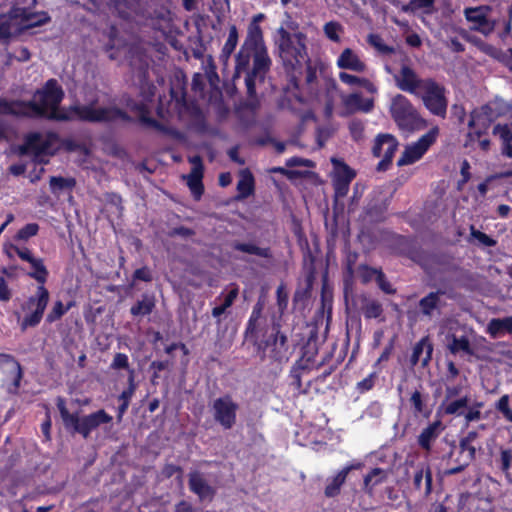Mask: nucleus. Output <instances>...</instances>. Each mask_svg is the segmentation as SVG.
<instances>
[{
	"label": "nucleus",
	"mask_w": 512,
	"mask_h": 512,
	"mask_svg": "<svg viewBox=\"0 0 512 512\" xmlns=\"http://www.w3.org/2000/svg\"><path fill=\"white\" fill-rule=\"evenodd\" d=\"M410 402L414 407L416 413H421L424 409V403L422 400V395L419 391H415L412 393Z\"/></svg>",
	"instance_id": "nucleus-52"
},
{
	"label": "nucleus",
	"mask_w": 512,
	"mask_h": 512,
	"mask_svg": "<svg viewBox=\"0 0 512 512\" xmlns=\"http://www.w3.org/2000/svg\"><path fill=\"white\" fill-rule=\"evenodd\" d=\"M387 475V471L381 468H375L364 478V485L367 489L371 490L376 485L384 482Z\"/></svg>",
	"instance_id": "nucleus-38"
},
{
	"label": "nucleus",
	"mask_w": 512,
	"mask_h": 512,
	"mask_svg": "<svg viewBox=\"0 0 512 512\" xmlns=\"http://www.w3.org/2000/svg\"><path fill=\"white\" fill-rule=\"evenodd\" d=\"M253 52V72L246 78V85L250 94L254 92V78L262 77L269 69L271 60L267 53V48L252 51Z\"/></svg>",
	"instance_id": "nucleus-19"
},
{
	"label": "nucleus",
	"mask_w": 512,
	"mask_h": 512,
	"mask_svg": "<svg viewBox=\"0 0 512 512\" xmlns=\"http://www.w3.org/2000/svg\"><path fill=\"white\" fill-rule=\"evenodd\" d=\"M381 313V305L375 301L368 302L364 307V315L367 318H377Z\"/></svg>",
	"instance_id": "nucleus-47"
},
{
	"label": "nucleus",
	"mask_w": 512,
	"mask_h": 512,
	"mask_svg": "<svg viewBox=\"0 0 512 512\" xmlns=\"http://www.w3.org/2000/svg\"><path fill=\"white\" fill-rule=\"evenodd\" d=\"M266 48L263 33L260 26L249 25L245 42L236 57V72L239 74L249 64V51H256Z\"/></svg>",
	"instance_id": "nucleus-10"
},
{
	"label": "nucleus",
	"mask_w": 512,
	"mask_h": 512,
	"mask_svg": "<svg viewBox=\"0 0 512 512\" xmlns=\"http://www.w3.org/2000/svg\"><path fill=\"white\" fill-rule=\"evenodd\" d=\"M305 39L301 32L290 33L284 27L277 29L274 42L285 66L294 69L307 62Z\"/></svg>",
	"instance_id": "nucleus-3"
},
{
	"label": "nucleus",
	"mask_w": 512,
	"mask_h": 512,
	"mask_svg": "<svg viewBox=\"0 0 512 512\" xmlns=\"http://www.w3.org/2000/svg\"><path fill=\"white\" fill-rule=\"evenodd\" d=\"M369 43L376 47L378 50L386 52L389 51V48L384 45L381 41V38L377 35H370L369 36Z\"/></svg>",
	"instance_id": "nucleus-58"
},
{
	"label": "nucleus",
	"mask_w": 512,
	"mask_h": 512,
	"mask_svg": "<svg viewBox=\"0 0 512 512\" xmlns=\"http://www.w3.org/2000/svg\"><path fill=\"white\" fill-rule=\"evenodd\" d=\"M470 165L468 161L464 160L461 164V175L463 177V182H467L470 178Z\"/></svg>",
	"instance_id": "nucleus-62"
},
{
	"label": "nucleus",
	"mask_w": 512,
	"mask_h": 512,
	"mask_svg": "<svg viewBox=\"0 0 512 512\" xmlns=\"http://www.w3.org/2000/svg\"><path fill=\"white\" fill-rule=\"evenodd\" d=\"M237 295H238V290L237 289H232L231 291H229V293L227 295H225V297L223 299V302L220 305H218V306L213 308L212 315L214 317H219L223 313H225V311L229 307H231V305L235 301Z\"/></svg>",
	"instance_id": "nucleus-40"
},
{
	"label": "nucleus",
	"mask_w": 512,
	"mask_h": 512,
	"mask_svg": "<svg viewBox=\"0 0 512 512\" xmlns=\"http://www.w3.org/2000/svg\"><path fill=\"white\" fill-rule=\"evenodd\" d=\"M332 171L330 173L331 181L335 190V196L344 197L349 191L351 181L356 173L344 161L338 158H331Z\"/></svg>",
	"instance_id": "nucleus-11"
},
{
	"label": "nucleus",
	"mask_w": 512,
	"mask_h": 512,
	"mask_svg": "<svg viewBox=\"0 0 512 512\" xmlns=\"http://www.w3.org/2000/svg\"><path fill=\"white\" fill-rule=\"evenodd\" d=\"M154 307V299L150 296H143V298L131 308V314L133 316H145L150 314Z\"/></svg>",
	"instance_id": "nucleus-34"
},
{
	"label": "nucleus",
	"mask_w": 512,
	"mask_h": 512,
	"mask_svg": "<svg viewBox=\"0 0 512 512\" xmlns=\"http://www.w3.org/2000/svg\"><path fill=\"white\" fill-rule=\"evenodd\" d=\"M487 331L494 338L512 332V316L492 319L488 323Z\"/></svg>",
	"instance_id": "nucleus-27"
},
{
	"label": "nucleus",
	"mask_w": 512,
	"mask_h": 512,
	"mask_svg": "<svg viewBox=\"0 0 512 512\" xmlns=\"http://www.w3.org/2000/svg\"><path fill=\"white\" fill-rule=\"evenodd\" d=\"M426 350V357L424 359V364H427L428 361L431 359L432 354V346L428 342L427 339H422L417 345L414 347L413 350V356H412V362L416 364L419 360L420 355L422 352Z\"/></svg>",
	"instance_id": "nucleus-39"
},
{
	"label": "nucleus",
	"mask_w": 512,
	"mask_h": 512,
	"mask_svg": "<svg viewBox=\"0 0 512 512\" xmlns=\"http://www.w3.org/2000/svg\"><path fill=\"white\" fill-rule=\"evenodd\" d=\"M237 190L239 196L246 198L254 191V178L250 171L242 170L240 172V179L237 183Z\"/></svg>",
	"instance_id": "nucleus-29"
},
{
	"label": "nucleus",
	"mask_w": 512,
	"mask_h": 512,
	"mask_svg": "<svg viewBox=\"0 0 512 512\" xmlns=\"http://www.w3.org/2000/svg\"><path fill=\"white\" fill-rule=\"evenodd\" d=\"M336 65L339 69L350 70L356 73L366 71L367 65L359 53L351 48H345L337 57Z\"/></svg>",
	"instance_id": "nucleus-18"
},
{
	"label": "nucleus",
	"mask_w": 512,
	"mask_h": 512,
	"mask_svg": "<svg viewBox=\"0 0 512 512\" xmlns=\"http://www.w3.org/2000/svg\"><path fill=\"white\" fill-rule=\"evenodd\" d=\"M192 506L186 501H181L176 505V512H191Z\"/></svg>",
	"instance_id": "nucleus-64"
},
{
	"label": "nucleus",
	"mask_w": 512,
	"mask_h": 512,
	"mask_svg": "<svg viewBox=\"0 0 512 512\" xmlns=\"http://www.w3.org/2000/svg\"><path fill=\"white\" fill-rule=\"evenodd\" d=\"M236 248L240 251L250 253V254H256V255H263L262 249L252 245V244H238Z\"/></svg>",
	"instance_id": "nucleus-55"
},
{
	"label": "nucleus",
	"mask_w": 512,
	"mask_h": 512,
	"mask_svg": "<svg viewBox=\"0 0 512 512\" xmlns=\"http://www.w3.org/2000/svg\"><path fill=\"white\" fill-rule=\"evenodd\" d=\"M511 460H512L511 452L509 450H503L501 452V466H502V470L506 473L510 469Z\"/></svg>",
	"instance_id": "nucleus-53"
},
{
	"label": "nucleus",
	"mask_w": 512,
	"mask_h": 512,
	"mask_svg": "<svg viewBox=\"0 0 512 512\" xmlns=\"http://www.w3.org/2000/svg\"><path fill=\"white\" fill-rule=\"evenodd\" d=\"M414 96L419 97L432 114L445 117L448 103L442 85L431 78H425L424 84Z\"/></svg>",
	"instance_id": "nucleus-8"
},
{
	"label": "nucleus",
	"mask_w": 512,
	"mask_h": 512,
	"mask_svg": "<svg viewBox=\"0 0 512 512\" xmlns=\"http://www.w3.org/2000/svg\"><path fill=\"white\" fill-rule=\"evenodd\" d=\"M483 402H474L472 405H468L464 413V418L467 423L478 421L481 419V409L483 408Z\"/></svg>",
	"instance_id": "nucleus-44"
},
{
	"label": "nucleus",
	"mask_w": 512,
	"mask_h": 512,
	"mask_svg": "<svg viewBox=\"0 0 512 512\" xmlns=\"http://www.w3.org/2000/svg\"><path fill=\"white\" fill-rule=\"evenodd\" d=\"M38 231L39 225L37 223L26 224L24 227L19 229L17 233L14 235L13 244L18 245L19 243L28 241L30 238L36 236Z\"/></svg>",
	"instance_id": "nucleus-32"
},
{
	"label": "nucleus",
	"mask_w": 512,
	"mask_h": 512,
	"mask_svg": "<svg viewBox=\"0 0 512 512\" xmlns=\"http://www.w3.org/2000/svg\"><path fill=\"white\" fill-rule=\"evenodd\" d=\"M59 141L51 133H30L23 145L18 147L20 155H31L36 161L44 162L45 157L52 155L58 148Z\"/></svg>",
	"instance_id": "nucleus-7"
},
{
	"label": "nucleus",
	"mask_w": 512,
	"mask_h": 512,
	"mask_svg": "<svg viewBox=\"0 0 512 512\" xmlns=\"http://www.w3.org/2000/svg\"><path fill=\"white\" fill-rule=\"evenodd\" d=\"M493 134L502 141V154L512 158V128L508 124H498L493 128Z\"/></svg>",
	"instance_id": "nucleus-26"
},
{
	"label": "nucleus",
	"mask_w": 512,
	"mask_h": 512,
	"mask_svg": "<svg viewBox=\"0 0 512 512\" xmlns=\"http://www.w3.org/2000/svg\"><path fill=\"white\" fill-rule=\"evenodd\" d=\"M342 102L349 112H370L374 107L373 98H365L358 92L343 96Z\"/></svg>",
	"instance_id": "nucleus-22"
},
{
	"label": "nucleus",
	"mask_w": 512,
	"mask_h": 512,
	"mask_svg": "<svg viewBox=\"0 0 512 512\" xmlns=\"http://www.w3.org/2000/svg\"><path fill=\"white\" fill-rule=\"evenodd\" d=\"M4 2L10 9L0 15V42L6 43L24 30L40 26L49 19L44 12H31L19 7L17 0H0V6Z\"/></svg>",
	"instance_id": "nucleus-2"
},
{
	"label": "nucleus",
	"mask_w": 512,
	"mask_h": 512,
	"mask_svg": "<svg viewBox=\"0 0 512 512\" xmlns=\"http://www.w3.org/2000/svg\"><path fill=\"white\" fill-rule=\"evenodd\" d=\"M438 135V128L431 129L417 142L408 145L398 160L399 166L410 165L422 158L429 147L435 142Z\"/></svg>",
	"instance_id": "nucleus-13"
},
{
	"label": "nucleus",
	"mask_w": 512,
	"mask_h": 512,
	"mask_svg": "<svg viewBox=\"0 0 512 512\" xmlns=\"http://www.w3.org/2000/svg\"><path fill=\"white\" fill-rule=\"evenodd\" d=\"M352 137L355 140H360L363 135L364 125L360 121H353L349 125Z\"/></svg>",
	"instance_id": "nucleus-51"
},
{
	"label": "nucleus",
	"mask_w": 512,
	"mask_h": 512,
	"mask_svg": "<svg viewBox=\"0 0 512 512\" xmlns=\"http://www.w3.org/2000/svg\"><path fill=\"white\" fill-rule=\"evenodd\" d=\"M490 12L491 8L489 6H479L465 8L464 15L471 29L487 36L495 28V21L489 19Z\"/></svg>",
	"instance_id": "nucleus-14"
},
{
	"label": "nucleus",
	"mask_w": 512,
	"mask_h": 512,
	"mask_svg": "<svg viewBox=\"0 0 512 512\" xmlns=\"http://www.w3.org/2000/svg\"><path fill=\"white\" fill-rule=\"evenodd\" d=\"M509 407V396L503 395L496 404V408L501 412Z\"/></svg>",
	"instance_id": "nucleus-63"
},
{
	"label": "nucleus",
	"mask_w": 512,
	"mask_h": 512,
	"mask_svg": "<svg viewBox=\"0 0 512 512\" xmlns=\"http://www.w3.org/2000/svg\"><path fill=\"white\" fill-rule=\"evenodd\" d=\"M277 297H278V305L280 310H283L287 305V296L283 293V288L279 287L277 289Z\"/></svg>",
	"instance_id": "nucleus-61"
},
{
	"label": "nucleus",
	"mask_w": 512,
	"mask_h": 512,
	"mask_svg": "<svg viewBox=\"0 0 512 512\" xmlns=\"http://www.w3.org/2000/svg\"><path fill=\"white\" fill-rule=\"evenodd\" d=\"M238 408V404L226 395L215 399L211 409L215 421L224 429H230L236 422Z\"/></svg>",
	"instance_id": "nucleus-12"
},
{
	"label": "nucleus",
	"mask_w": 512,
	"mask_h": 512,
	"mask_svg": "<svg viewBox=\"0 0 512 512\" xmlns=\"http://www.w3.org/2000/svg\"><path fill=\"white\" fill-rule=\"evenodd\" d=\"M385 70L393 76L398 89L411 95L418 93L425 82V78H421L407 63L401 64L400 68L396 71H392L389 66H386Z\"/></svg>",
	"instance_id": "nucleus-9"
},
{
	"label": "nucleus",
	"mask_w": 512,
	"mask_h": 512,
	"mask_svg": "<svg viewBox=\"0 0 512 512\" xmlns=\"http://www.w3.org/2000/svg\"><path fill=\"white\" fill-rule=\"evenodd\" d=\"M49 297V291L44 285H39L35 294L29 297L21 306V313H16V317L23 331L40 323L49 302Z\"/></svg>",
	"instance_id": "nucleus-5"
},
{
	"label": "nucleus",
	"mask_w": 512,
	"mask_h": 512,
	"mask_svg": "<svg viewBox=\"0 0 512 512\" xmlns=\"http://www.w3.org/2000/svg\"><path fill=\"white\" fill-rule=\"evenodd\" d=\"M469 404L470 398L467 395L459 398L443 400L439 406L438 412L457 417L463 416Z\"/></svg>",
	"instance_id": "nucleus-23"
},
{
	"label": "nucleus",
	"mask_w": 512,
	"mask_h": 512,
	"mask_svg": "<svg viewBox=\"0 0 512 512\" xmlns=\"http://www.w3.org/2000/svg\"><path fill=\"white\" fill-rule=\"evenodd\" d=\"M323 30L328 39L339 42L340 36L343 33V26L336 21H330L324 25Z\"/></svg>",
	"instance_id": "nucleus-41"
},
{
	"label": "nucleus",
	"mask_w": 512,
	"mask_h": 512,
	"mask_svg": "<svg viewBox=\"0 0 512 512\" xmlns=\"http://www.w3.org/2000/svg\"><path fill=\"white\" fill-rule=\"evenodd\" d=\"M441 430L442 424L440 421H435L432 424H430L428 427L423 429V431L419 435V445L425 449H429L431 442L438 437Z\"/></svg>",
	"instance_id": "nucleus-28"
},
{
	"label": "nucleus",
	"mask_w": 512,
	"mask_h": 512,
	"mask_svg": "<svg viewBox=\"0 0 512 512\" xmlns=\"http://www.w3.org/2000/svg\"><path fill=\"white\" fill-rule=\"evenodd\" d=\"M71 306V303H69L67 306H64L61 301H56L51 311L47 314V321L52 323L60 319L71 308Z\"/></svg>",
	"instance_id": "nucleus-43"
},
{
	"label": "nucleus",
	"mask_w": 512,
	"mask_h": 512,
	"mask_svg": "<svg viewBox=\"0 0 512 512\" xmlns=\"http://www.w3.org/2000/svg\"><path fill=\"white\" fill-rule=\"evenodd\" d=\"M57 407L65 428L73 433H79L84 438H87L100 425L112 421V416L104 410H98L83 417L78 413H70L63 399H58Z\"/></svg>",
	"instance_id": "nucleus-4"
},
{
	"label": "nucleus",
	"mask_w": 512,
	"mask_h": 512,
	"mask_svg": "<svg viewBox=\"0 0 512 512\" xmlns=\"http://www.w3.org/2000/svg\"><path fill=\"white\" fill-rule=\"evenodd\" d=\"M149 98H145V100L141 104H136L133 101L127 103V108L134 112L136 116H138L142 121H147V114L149 113L148 102Z\"/></svg>",
	"instance_id": "nucleus-42"
},
{
	"label": "nucleus",
	"mask_w": 512,
	"mask_h": 512,
	"mask_svg": "<svg viewBox=\"0 0 512 512\" xmlns=\"http://www.w3.org/2000/svg\"><path fill=\"white\" fill-rule=\"evenodd\" d=\"M398 147V142L390 134L379 135L374 142V156L382 157V163H390Z\"/></svg>",
	"instance_id": "nucleus-17"
},
{
	"label": "nucleus",
	"mask_w": 512,
	"mask_h": 512,
	"mask_svg": "<svg viewBox=\"0 0 512 512\" xmlns=\"http://www.w3.org/2000/svg\"><path fill=\"white\" fill-rule=\"evenodd\" d=\"M64 92L58 82L50 79L44 87L38 90L32 101L6 102L0 99V114H12L28 117H46L56 120H83L89 122L110 121L124 118V113L107 102L104 93L94 92L88 96L85 103L62 110L59 105Z\"/></svg>",
	"instance_id": "nucleus-1"
},
{
	"label": "nucleus",
	"mask_w": 512,
	"mask_h": 512,
	"mask_svg": "<svg viewBox=\"0 0 512 512\" xmlns=\"http://www.w3.org/2000/svg\"><path fill=\"white\" fill-rule=\"evenodd\" d=\"M189 487L190 490L200 498V500L211 501L215 494L214 488L210 486L204 477L198 472H193L189 475Z\"/></svg>",
	"instance_id": "nucleus-21"
},
{
	"label": "nucleus",
	"mask_w": 512,
	"mask_h": 512,
	"mask_svg": "<svg viewBox=\"0 0 512 512\" xmlns=\"http://www.w3.org/2000/svg\"><path fill=\"white\" fill-rule=\"evenodd\" d=\"M374 374L369 375L358 383V389L362 392L370 390L374 385Z\"/></svg>",
	"instance_id": "nucleus-56"
},
{
	"label": "nucleus",
	"mask_w": 512,
	"mask_h": 512,
	"mask_svg": "<svg viewBox=\"0 0 512 512\" xmlns=\"http://www.w3.org/2000/svg\"><path fill=\"white\" fill-rule=\"evenodd\" d=\"M238 43V31L235 26H231L229 29L228 38L223 46L221 58L226 63L235 50Z\"/></svg>",
	"instance_id": "nucleus-31"
},
{
	"label": "nucleus",
	"mask_w": 512,
	"mask_h": 512,
	"mask_svg": "<svg viewBox=\"0 0 512 512\" xmlns=\"http://www.w3.org/2000/svg\"><path fill=\"white\" fill-rule=\"evenodd\" d=\"M10 249L22 260L29 263L31 271L29 276L35 279L40 285H44L48 277V270L46 269L43 260L35 257L32 251L24 246L11 244Z\"/></svg>",
	"instance_id": "nucleus-15"
},
{
	"label": "nucleus",
	"mask_w": 512,
	"mask_h": 512,
	"mask_svg": "<svg viewBox=\"0 0 512 512\" xmlns=\"http://www.w3.org/2000/svg\"><path fill=\"white\" fill-rule=\"evenodd\" d=\"M486 110L487 107H484L481 109V111H474L471 114L469 127L472 131L468 133V137L471 141H474L475 138H479L481 133L488 128L490 120L487 117Z\"/></svg>",
	"instance_id": "nucleus-24"
},
{
	"label": "nucleus",
	"mask_w": 512,
	"mask_h": 512,
	"mask_svg": "<svg viewBox=\"0 0 512 512\" xmlns=\"http://www.w3.org/2000/svg\"><path fill=\"white\" fill-rule=\"evenodd\" d=\"M134 278L148 282V281H151L152 276H151V272L148 268L142 267L135 271Z\"/></svg>",
	"instance_id": "nucleus-54"
},
{
	"label": "nucleus",
	"mask_w": 512,
	"mask_h": 512,
	"mask_svg": "<svg viewBox=\"0 0 512 512\" xmlns=\"http://www.w3.org/2000/svg\"><path fill=\"white\" fill-rule=\"evenodd\" d=\"M390 113L399 128L403 130H415L425 125V121L411 101L402 94H396L392 97Z\"/></svg>",
	"instance_id": "nucleus-6"
},
{
	"label": "nucleus",
	"mask_w": 512,
	"mask_h": 512,
	"mask_svg": "<svg viewBox=\"0 0 512 512\" xmlns=\"http://www.w3.org/2000/svg\"><path fill=\"white\" fill-rule=\"evenodd\" d=\"M461 391H462L461 385L447 386L444 400L456 398L457 396H459L461 394Z\"/></svg>",
	"instance_id": "nucleus-57"
},
{
	"label": "nucleus",
	"mask_w": 512,
	"mask_h": 512,
	"mask_svg": "<svg viewBox=\"0 0 512 512\" xmlns=\"http://www.w3.org/2000/svg\"><path fill=\"white\" fill-rule=\"evenodd\" d=\"M75 181L70 178L52 177L50 179V188L54 193H57L63 189L71 188L74 186Z\"/></svg>",
	"instance_id": "nucleus-45"
},
{
	"label": "nucleus",
	"mask_w": 512,
	"mask_h": 512,
	"mask_svg": "<svg viewBox=\"0 0 512 512\" xmlns=\"http://www.w3.org/2000/svg\"><path fill=\"white\" fill-rule=\"evenodd\" d=\"M448 349L453 354L464 353L471 355L473 353L469 340L465 336L459 338L452 336L451 341L448 343Z\"/></svg>",
	"instance_id": "nucleus-30"
},
{
	"label": "nucleus",
	"mask_w": 512,
	"mask_h": 512,
	"mask_svg": "<svg viewBox=\"0 0 512 512\" xmlns=\"http://www.w3.org/2000/svg\"><path fill=\"white\" fill-rule=\"evenodd\" d=\"M128 383H129V387L127 390L123 391L121 396H120V399L123 400V401H127L129 402L130 398L132 397L135 389H136V386H135V383H134V372L133 371H130V374H129V378H128Z\"/></svg>",
	"instance_id": "nucleus-50"
},
{
	"label": "nucleus",
	"mask_w": 512,
	"mask_h": 512,
	"mask_svg": "<svg viewBox=\"0 0 512 512\" xmlns=\"http://www.w3.org/2000/svg\"><path fill=\"white\" fill-rule=\"evenodd\" d=\"M423 479H425V495H429L432 490V474L428 467H422L415 473L414 485L417 489L421 487Z\"/></svg>",
	"instance_id": "nucleus-36"
},
{
	"label": "nucleus",
	"mask_w": 512,
	"mask_h": 512,
	"mask_svg": "<svg viewBox=\"0 0 512 512\" xmlns=\"http://www.w3.org/2000/svg\"><path fill=\"white\" fill-rule=\"evenodd\" d=\"M192 164V170L187 176V185L191 192L196 198H199L203 192L202 177H203V166L201 159L198 156L190 158Z\"/></svg>",
	"instance_id": "nucleus-20"
},
{
	"label": "nucleus",
	"mask_w": 512,
	"mask_h": 512,
	"mask_svg": "<svg viewBox=\"0 0 512 512\" xmlns=\"http://www.w3.org/2000/svg\"><path fill=\"white\" fill-rule=\"evenodd\" d=\"M339 79L342 83L351 87H362L370 94H376L378 92L377 86L371 82L368 78L359 77L353 74H349L345 71L339 73Z\"/></svg>",
	"instance_id": "nucleus-25"
},
{
	"label": "nucleus",
	"mask_w": 512,
	"mask_h": 512,
	"mask_svg": "<svg viewBox=\"0 0 512 512\" xmlns=\"http://www.w3.org/2000/svg\"><path fill=\"white\" fill-rule=\"evenodd\" d=\"M0 371L5 375V381H11L7 386V391L16 394L23 376L20 364L12 356L0 354Z\"/></svg>",
	"instance_id": "nucleus-16"
},
{
	"label": "nucleus",
	"mask_w": 512,
	"mask_h": 512,
	"mask_svg": "<svg viewBox=\"0 0 512 512\" xmlns=\"http://www.w3.org/2000/svg\"><path fill=\"white\" fill-rule=\"evenodd\" d=\"M470 236L472 239L478 241L481 245L492 247L496 245V241L489 237L487 234L475 229L474 226L470 227Z\"/></svg>",
	"instance_id": "nucleus-46"
},
{
	"label": "nucleus",
	"mask_w": 512,
	"mask_h": 512,
	"mask_svg": "<svg viewBox=\"0 0 512 512\" xmlns=\"http://www.w3.org/2000/svg\"><path fill=\"white\" fill-rule=\"evenodd\" d=\"M111 367L113 369H127L129 367L128 356L123 353H117L114 356Z\"/></svg>",
	"instance_id": "nucleus-48"
},
{
	"label": "nucleus",
	"mask_w": 512,
	"mask_h": 512,
	"mask_svg": "<svg viewBox=\"0 0 512 512\" xmlns=\"http://www.w3.org/2000/svg\"><path fill=\"white\" fill-rule=\"evenodd\" d=\"M346 477L347 470H340L327 484L325 488V495L328 497L336 496L345 482Z\"/></svg>",
	"instance_id": "nucleus-33"
},
{
	"label": "nucleus",
	"mask_w": 512,
	"mask_h": 512,
	"mask_svg": "<svg viewBox=\"0 0 512 512\" xmlns=\"http://www.w3.org/2000/svg\"><path fill=\"white\" fill-rule=\"evenodd\" d=\"M404 12L422 11L424 14H431L434 11V0H412L403 8Z\"/></svg>",
	"instance_id": "nucleus-35"
},
{
	"label": "nucleus",
	"mask_w": 512,
	"mask_h": 512,
	"mask_svg": "<svg viewBox=\"0 0 512 512\" xmlns=\"http://www.w3.org/2000/svg\"><path fill=\"white\" fill-rule=\"evenodd\" d=\"M11 297V292L3 278L0 279V300L8 301Z\"/></svg>",
	"instance_id": "nucleus-59"
},
{
	"label": "nucleus",
	"mask_w": 512,
	"mask_h": 512,
	"mask_svg": "<svg viewBox=\"0 0 512 512\" xmlns=\"http://www.w3.org/2000/svg\"><path fill=\"white\" fill-rule=\"evenodd\" d=\"M369 275L375 276L380 288L386 293H392L393 289L390 287L389 283H387L384 279V275L377 270H369Z\"/></svg>",
	"instance_id": "nucleus-49"
},
{
	"label": "nucleus",
	"mask_w": 512,
	"mask_h": 512,
	"mask_svg": "<svg viewBox=\"0 0 512 512\" xmlns=\"http://www.w3.org/2000/svg\"><path fill=\"white\" fill-rule=\"evenodd\" d=\"M439 294L430 293L421 299L419 306L424 315L431 316L435 310L438 309Z\"/></svg>",
	"instance_id": "nucleus-37"
},
{
	"label": "nucleus",
	"mask_w": 512,
	"mask_h": 512,
	"mask_svg": "<svg viewBox=\"0 0 512 512\" xmlns=\"http://www.w3.org/2000/svg\"><path fill=\"white\" fill-rule=\"evenodd\" d=\"M15 58L18 61H27L30 59V53L27 48L21 47L15 52Z\"/></svg>",
	"instance_id": "nucleus-60"
}]
</instances>
